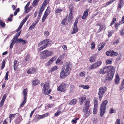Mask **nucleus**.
Returning a JSON list of instances; mask_svg holds the SVG:
<instances>
[{
  "label": "nucleus",
  "instance_id": "6e6552de",
  "mask_svg": "<svg viewBox=\"0 0 124 124\" xmlns=\"http://www.w3.org/2000/svg\"><path fill=\"white\" fill-rule=\"evenodd\" d=\"M105 73H108L110 71L112 72H115V69L113 66H108L104 68Z\"/></svg>",
  "mask_w": 124,
  "mask_h": 124
},
{
  "label": "nucleus",
  "instance_id": "5701e85b",
  "mask_svg": "<svg viewBox=\"0 0 124 124\" xmlns=\"http://www.w3.org/2000/svg\"><path fill=\"white\" fill-rule=\"evenodd\" d=\"M26 42V41L25 40H23L22 39H18L17 41H16V43H22V44L23 45Z\"/></svg>",
  "mask_w": 124,
  "mask_h": 124
},
{
  "label": "nucleus",
  "instance_id": "ddd939ff",
  "mask_svg": "<svg viewBox=\"0 0 124 124\" xmlns=\"http://www.w3.org/2000/svg\"><path fill=\"white\" fill-rule=\"evenodd\" d=\"M57 58L56 56H54L49 59L45 64L46 66L50 65L53 62L55 61Z\"/></svg>",
  "mask_w": 124,
  "mask_h": 124
},
{
  "label": "nucleus",
  "instance_id": "69168bd1",
  "mask_svg": "<svg viewBox=\"0 0 124 124\" xmlns=\"http://www.w3.org/2000/svg\"><path fill=\"white\" fill-rule=\"evenodd\" d=\"M46 46H45V45H43V46L39 48V51H41V50H43L44 49L46 48Z\"/></svg>",
  "mask_w": 124,
  "mask_h": 124
},
{
  "label": "nucleus",
  "instance_id": "a211bd4d",
  "mask_svg": "<svg viewBox=\"0 0 124 124\" xmlns=\"http://www.w3.org/2000/svg\"><path fill=\"white\" fill-rule=\"evenodd\" d=\"M36 70L34 68H32L29 69L27 72L29 74H31L34 73L36 71Z\"/></svg>",
  "mask_w": 124,
  "mask_h": 124
},
{
  "label": "nucleus",
  "instance_id": "c03bdc74",
  "mask_svg": "<svg viewBox=\"0 0 124 124\" xmlns=\"http://www.w3.org/2000/svg\"><path fill=\"white\" fill-rule=\"evenodd\" d=\"M49 0H45L42 5L46 6V5L49 3Z\"/></svg>",
  "mask_w": 124,
  "mask_h": 124
},
{
  "label": "nucleus",
  "instance_id": "680f3d73",
  "mask_svg": "<svg viewBox=\"0 0 124 124\" xmlns=\"http://www.w3.org/2000/svg\"><path fill=\"white\" fill-rule=\"evenodd\" d=\"M91 45V49H93L95 48V45L94 44V42L92 43Z\"/></svg>",
  "mask_w": 124,
  "mask_h": 124
},
{
  "label": "nucleus",
  "instance_id": "a878e982",
  "mask_svg": "<svg viewBox=\"0 0 124 124\" xmlns=\"http://www.w3.org/2000/svg\"><path fill=\"white\" fill-rule=\"evenodd\" d=\"M40 83L39 81L37 79L33 80L32 81V84L34 85H36Z\"/></svg>",
  "mask_w": 124,
  "mask_h": 124
},
{
  "label": "nucleus",
  "instance_id": "79ce46f5",
  "mask_svg": "<svg viewBox=\"0 0 124 124\" xmlns=\"http://www.w3.org/2000/svg\"><path fill=\"white\" fill-rule=\"evenodd\" d=\"M2 66H1V70H2L4 68L5 64V63H6L5 61L4 60L2 61Z\"/></svg>",
  "mask_w": 124,
  "mask_h": 124
},
{
  "label": "nucleus",
  "instance_id": "e433bc0d",
  "mask_svg": "<svg viewBox=\"0 0 124 124\" xmlns=\"http://www.w3.org/2000/svg\"><path fill=\"white\" fill-rule=\"evenodd\" d=\"M30 3V2H28L27 4L25 6L24 8L25 10V11L26 13H28V9H27V8H28V7L29 6Z\"/></svg>",
  "mask_w": 124,
  "mask_h": 124
},
{
  "label": "nucleus",
  "instance_id": "9d476101",
  "mask_svg": "<svg viewBox=\"0 0 124 124\" xmlns=\"http://www.w3.org/2000/svg\"><path fill=\"white\" fill-rule=\"evenodd\" d=\"M51 42V41L49 39H46L44 40L40 43L39 45H44L45 46H46V47H47L49 44H50Z\"/></svg>",
  "mask_w": 124,
  "mask_h": 124
},
{
  "label": "nucleus",
  "instance_id": "052dcab7",
  "mask_svg": "<svg viewBox=\"0 0 124 124\" xmlns=\"http://www.w3.org/2000/svg\"><path fill=\"white\" fill-rule=\"evenodd\" d=\"M116 21V19L115 18H113V21L110 24V26H112L113 24Z\"/></svg>",
  "mask_w": 124,
  "mask_h": 124
},
{
  "label": "nucleus",
  "instance_id": "c85d7f7f",
  "mask_svg": "<svg viewBox=\"0 0 124 124\" xmlns=\"http://www.w3.org/2000/svg\"><path fill=\"white\" fill-rule=\"evenodd\" d=\"M69 9L70 10V15H71L72 14V12L73 10V4H71L70 5L69 7Z\"/></svg>",
  "mask_w": 124,
  "mask_h": 124
},
{
  "label": "nucleus",
  "instance_id": "5fc2aeb1",
  "mask_svg": "<svg viewBox=\"0 0 124 124\" xmlns=\"http://www.w3.org/2000/svg\"><path fill=\"white\" fill-rule=\"evenodd\" d=\"M120 34L121 35H123L124 34V28H122L121 29L120 32Z\"/></svg>",
  "mask_w": 124,
  "mask_h": 124
},
{
  "label": "nucleus",
  "instance_id": "7ed1b4c3",
  "mask_svg": "<svg viewBox=\"0 0 124 124\" xmlns=\"http://www.w3.org/2000/svg\"><path fill=\"white\" fill-rule=\"evenodd\" d=\"M54 54L53 51L46 50L41 52L40 53V57L41 58L45 59L47 57L51 56Z\"/></svg>",
  "mask_w": 124,
  "mask_h": 124
},
{
  "label": "nucleus",
  "instance_id": "4be33fe9",
  "mask_svg": "<svg viewBox=\"0 0 124 124\" xmlns=\"http://www.w3.org/2000/svg\"><path fill=\"white\" fill-rule=\"evenodd\" d=\"M120 78L118 76V74L116 75L115 79V83L116 84H118L119 82Z\"/></svg>",
  "mask_w": 124,
  "mask_h": 124
},
{
  "label": "nucleus",
  "instance_id": "aec40b11",
  "mask_svg": "<svg viewBox=\"0 0 124 124\" xmlns=\"http://www.w3.org/2000/svg\"><path fill=\"white\" fill-rule=\"evenodd\" d=\"M86 97L85 95L82 96L81 97L79 98V102L81 104H82L84 101V100L86 99Z\"/></svg>",
  "mask_w": 124,
  "mask_h": 124
},
{
  "label": "nucleus",
  "instance_id": "e2e57ef3",
  "mask_svg": "<svg viewBox=\"0 0 124 124\" xmlns=\"http://www.w3.org/2000/svg\"><path fill=\"white\" fill-rule=\"evenodd\" d=\"M45 7H46L44 5H42V6L41 8L40 9V10L39 11L42 12L43 11V10H44V8H45Z\"/></svg>",
  "mask_w": 124,
  "mask_h": 124
},
{
  "label": "nucleus",
  "instance_id": "4468645a",
  "mask_svg": "<svg viewBox=\"0 0 124 124\" xmlns=\"http://www.w3.org/2000/svg\"><path fill=\"white\" fill-rule=\"evenodd\" d=\"M22 118L21 116L18 115L17 117L15 120V122L16 124H19L22 120Z\"/></svg>",
  "mask_w": 124,
  "mask_h": 124
},
{
  "label": "nucleus",
  "instance_id": "dca6fc26",
  "mask_svg": "<svg viewBox=\"0 0 124 124\" xmlns=\"http://www.w3.org/2000/svg\"><path fill=\"white\" fill-rule=\"evenodd\" d=\"M48 114H49L48 113H47L42 115H38L37 116L38 120H39L40 119H42L44 118L45 117H46L48 115Z\"/></svg>",
  "mask_w": 124,
  "mask_h": 124
},
{
  "label": "nucleus",
  "instance_id": "4c0bfd02",
  "mask_svg": "<svg viewBox=\"0 0 124 124\" xmlns=\"http://www.w3.org/2000/svg\"><path fill=\"white\" fill-rule=\"evenodd\" d=\"M79 87H82L84 89H88L89 87V86L88 85H79Z\"/></svg>",
  "mask_w": 124,
  "mask_h": 124
},
{
  "label": "nucleus",
  "instance_id": "b1692460",
  "mask_svg": "<svg viewBox=\"0 0 124 124\" xmlns=\"http://www.w3.org/2000/svg\"><path fill=\"white\" fill-rule=\"evenodd\" d=\"M93 102L94 104V106L98 107V103L97 100V98L96 97H95L93 100Z\"/></svg>",
  "mask_w": 124,
  "mask_h": 124
},
{
  "label": "nucleus",
  "instance_id": "7c9ffc66",
  "mask_svg": "<svg viewBox=\"0 0 124 124\" xmlns=\"http://www.w3.org/2000/svg\"><path fill=\"white\" fill-rule=\"evenodd\" d=\"M118 54V53L116 52H114L113 50L111 51L110 56H116Z\"/></svg>",
  "mask_w": 124,
  "mask_h": 124
},
{
  "label": "nucleus",
  "instance_id": "a18cd8bd",
  "mask_svg": "<svg viewBox=\"0 0 124 124\" xmlns=\"http://www.w3.org/2000/svg\"><path fill=\"white\" fill-rule=\"evenodd\" d=\"M99 73L101 74H104L105 73L104 68L101 69L99 71Z\"/></svg>",
  "mask_w": 124,
  "mask_h": 124
},
{
  "label": "nucleus",
  "instance_id": "412c9836",
  "mask_svg": "<svg viewBox=\"0 0 124 124\" xmlns=\"http://www.w3.org/2000/svg\"><path fill=\"white\" fill-rule=\"evenodd\" d=\"M18 66V63L16 60H15L13 67L14 70L16 71L17 70V68Z\"/></svg>",
  "mask_w": 124,
  "mask_h": 124
},
{
  "label": "nucleus",
  "instance_id": "1a4fd4ad",
  "mask_svg": "<svg viewBox=\"0 0 124 124\" xmlns=\"http://www.w3.org/2000/svg\"><path fill=\"white\" fill-rule=\"evenodd\" d=\"M67 85L65 83H62L58 88V90L60 91L63 92L66 90Z\"/></svg>",
  "mask_w": 124,
  "mask_h": 124
},
{
  "label": "nucleus",
  "instance_id": "39448f33",
  "mask_svg": "<svg viewBox=\"0 0 124 124\" xmlns=\"http://www.w3.org/2000/svg\"><path fill=\"white\" fill-rule=\"evenodd\" d=\"M49 85V83L47 82L45 83L44 84L42 90V92L44 94H48L51 92V89H49L48 91L49 88L50 87Z\"/></svg>",
  "mask_w": 124,
  "mask_h": 124
},
{
  "label": "nucleus",
  "instance_id": "cd10ccee",
  "mask_svg": "<svg viewBox=\"0 0 124 124\" xmlns=\"http://www.w3.org/2000/svg\"><path fill=\"white\" fill-rule=\"evenodd\" d=\"M16 114H10L9 115V118L10 119V123H11L12 120L15 118V116Z\"/></svg>",
  "mask_w": 124,
  "mask_h": 124
},
{
  "label": "nucleus",
  "instance_id": "6e6d98bb",
  "mask_svg": "<svg viewBox=\"0 0 124 124\" xmlns=\"http://www.w3.org/2000/svg\"><path fill=\"white\" fill-rule=\"evenodd\" d=\"M0 25L2 27H4L5 25L4 23L1 20H0Z\"/></svg>",
  "mask_w": 124,
  "mask_h": 124
},
{
  "label": "nucleus",
  "instance_id": "f03ea898",
  "mask_svg": "<svg viewBox=\"0 0 124 124\" xmlns=\"http://www.w3.org/2000/svg\"><path fill=\"white\" fill-rule=\"evenodd\" d=\"M90 100H87L85 101L84 103V107L83 110L84 113V116L85 118L87 117L91 113V110L89 108V107L91 105L90 104Z\"/></svg>",
  "mask_w": 124,
  "mask_h": 124
},
{
  "label": "nucleus",
  "instance_id": "09e8293b",
  "mask_svg": "<svg viewBox=\"0 0 124 124\" xmlns=\"http://www.w3.org/2000/svg\"><path fill=\"white\" fill-rule=\"evenodd\" d=\"M47 15L44 14L43 17L42 19V22H44L45 21V20L47 16Z\"/></svg>",
  "mask_w": 124,
  "mask_h": 124
},
{
  "label": "nucleus",
  "instance_id": "f704fd0d",
  "mask_svg": "<svg viewBox=\"0 0 124 124\" xmlns=\"http://www.w3.org/2000/svg\"><path fill=\"white\" fill-rule=\"evenodd\" d=\"M124 88V78L122 81L120 85V86L119 89L120 90H121Z\"/></svg>",
  "mask_w": 124,
  "mask_h": 124
},
{
  "label": "nucleus",
  "instance_id": "49530a36",
  "mask_svg": "<svg viewBox=\"0 0 124 124\" xmlns=\"http://www.w3.org/2000/svg\"><path fill=\"white\" fill-rule=\"evenodd\" d=\"M62 11V10L61 9H58L55 10V12L56 13H59Z\"/></svg>",
  "mask_w": 124,
  "mask_h": 124
},
{
  "label": "nucleus",
  "instance_id": "ea45409f",
  "mask_svg": "<svg viewBox=\"0 0 124 124\" xmlns=\"http://www.w3.org/2000/svg\"><path fill=\"white\" fill-rule=\"evenodd\" d=\"M26 99H26V98H24V101H23L22 103L20 105V108H21L23 106L24 104L26 102Z\"/></svg>",
  "mask_w": 124,
  "mask_h": 124
},
{
  "label": "nucleus",
  "instance_id": "8fccbe9b",
  "mask_svg": "<svg viewBox=\"0 0 124 124\" xmlns=\"http://www.w3.org/2000/svg\"><path fill=\"white\" fill-rule=\"evenodd\" d=\"M36 24H35L34 23H33L30 26L29 28V29L30 30H32L36 26Z\"/></svg>",
  "mask_w": 124,
  "mask_h": 124
},
{
  "label": "nucleus",
  "instance_id": "423d86ee",
  "mask_svg": "<svg viewBox=\"0 0 124 124\" xmlns=\"http://www.w3.org/2000/svg\"><path fill=\"white\" fill-rule=\"evenodd\" d=\"M20 33L21 31L17 33L14 37L11 40V42L9 46L10 48L12 49V48L14 44L16 43V41H17L18 39H18V38L20 35Z\"/></svg>",
  "mask_w": 124,
  "mask_h": 124
},
{
  "label": "nucleus",
  "instance_id": "338daca9",
  "mask_svg": "<svg viewBox=\"0 0 124 124\" xmlns=\"http://www.w3.org/2000/svg\"><path fill=\"white\" fill-rule=\"evenodd\" d=\"M30 60V57L29 55H27L26 57L25 58V60L26 61H29Z\"/></svg>",
  "mask_w": 124,
  "mask_h": 124
},
{
  "label": "nucleus",
  "instance_id": "864d4df0",
  "mask_svg": "<svg viewBox=\"0 0 124 124\" xmlns=\"http://www.w3.org/2000/svg\"><path fill=\"white\" fill-rule=\"evenodd\" d=\"M20 11V9L19 8H18L14 12V16H16L18 12H19Z\"/></svg>",
  "mask_w": 124,
  "mask_h": 124
},
{
  "label": "nucleus",
  "instance_id": "a19ab883",
  "mask_svg": "<svg viewBox=\"0 0 124 124\" xmlns=\"http://www.w3.org/2000/svg\"><path fill=\"white\" fill-rule=\"evenodd\" d=\"M58 67L56 66L53 67L51 68V71L52 72H53L55 71L58 69Z\"/></svg>",
  "mask_w": 124,
  "mask_h": 124
},
{
  "label": "nucleus",
  "instance_id": "9b49d317",
  "mask_svg": "<svg viewBox=\"0 0 124 124\" xmlns=\"http://www.w3.org/2000/svg\"><path fill=\"white\" fill-rule=\"evenodd\" d=\"M101 64V62L99 61L91 65L89 67V69L91 70L94 69L100 66Z\"/></svg>",
  "mask_w": 124,
  "mask_h": 124
},
{
  "label": "nucleus",
  "instance_id": "6ab92c4d",
  "mask_svg": "<svg viewBox=\"0 0 124 124\" xmlns=\"http://www.w3.org/2000/svg\"><path fill=\"white\" fill-rule=\"evenodd\" d=\"M124 5V1H119L117 6L118 8L121 9Z\"/></svg>",
  "mask_w": 124,
  "mask_h": 124
},
{
  "label": "nucleus",
  "instance_id": "c756f323",
  "mask_svg": "<svg viewBox=\"0 0 124 124\" xmlns=\"http://www.w3.org/2000/svg\"><path fill=\"white\" fill-rule=\"evenodd\" d=\"M39 1L40 0H34L32 3V6L34 7L36 6Z\"/></svg>",
  "mask_w": 124,
  "mask_h": 124
},
{
  "label": "nucleus",
  "instance_id": "f3484780",
  "mask_svg": "<svg viewBox=\"0 0 124 124\" xmlns=\"http://www.w3.org/2000/svg\"><path fill=\"white\" fill-rule=\"evenodd\" d=\"M89 11V10L88 9H86L82 17V19H85L86 17L88 16V12Z\"/></svg>",
  "mask_w": 124,
  "mask_h": 124
},
{
  "label": "nucleus",
  "instance_id": "2f4dec72",
  "mask_svg": "<svg viewBox=\"0 0 124 124\" xmlns=\"http://www.w3.org/2000/svg\"><path fill=\"white\" fill-rule=\"evenodd\" d=\"M77 101L76 99H73L69 103L71 105H74L75 104Z\"/></svg>",
  "mask_w": 124,
  "mask_h": 124
},
{
  "label": "nucleus",
  "instance_id": "473e14b6",
  "mask_svg": "<svg viewBox=\"0 0 124 124\" xmlns=\"http://www.w3.org/2000/svg\"><path fill=\"white\" fill-rule=\"evenodd\" d=\"M78 29L77 26H74L73 30L71 32L72 34H73L77 32Z\"/></svg>",
  "mask_w": 124,
  "mask_h": 124
},
{
  "label": "nucleus",
  "instance_id": "4d7b16f0",
  "mask_svg": "<svg viewBox=\"0 0 124 124\" xmlns=\"http://www.w3.org/2000/svg\"><path fill=\"white\" fill-rule=\"evenodd\" d=\"M121 23L120 21L119 22V23H116L115 24V27L116 28H117L119 26V25L121 24Z\"/></svg>",
  "mask_w": 124,
  "mask_h": 124
},
{
  "label": "nucleus",
  "instance_id": "bb28decb",
  "mask_svg": "<svg viewBox=\"0 0 124 124\" xmlns=\"http://www.w3.org/2000/svg\"><path fill=\"white\" fill-rule=\"evenodd\" d=\"M27 89H25L23 90V95L24 98H26L27 99Z\"/></svg>",
  "mask_w": 124,
  "mask_h": 124
},
{
  "label": "nucleus",
  "instance_id": "f257e3e1",
  "mask_svg": "<svg viewBox=\"0 0 124 124\" xmlns=\"http://www.w3.org/2000/svg\"><path fill=\"white\" fill-rule=\"evenodd\" d=\"M72 64L70 62H66L63 65V68L60 73V76L62 78H64L70 73L72 68Z\"/></svg>",
  "mask_w": 124,
  "mask_h": 124
},
{
  "label": "nucleus",
  "instance_id": "bf43d9fd",
  "mask_svg": "<svg viewBox=\"0 0 124 124\" xmlns=\"http://www.w3.org/2000/svg\"><path fill=\"white\" fill-rule=\"evenodd\" d=\"M9 73V71H8L6 73L5 78V80H7L8 79V74Z\"/></svg>",
  "mask_w": 124,
  "mask_h": 124
},
{
  "label": "nucleus",
  "instance_id": "774afa93",
  "mask_svg": "<svg viewBox=\"0 0 124 124\" xmlns=\"http://www.w3.org/2000/svg\"><path fill=\"white\" fill-rule=\"evenodd\" d=\"M40 18L39 17H37V19L35 21L34 23L36 25V24L37 23L39 22V20L40 19Z\"/></svg>",
  "mask_w": 124,
  "mask_h": 124
},
{
  "label": "nucleus",
  "instance_id": "20e7f679",
  "mask_svg": "<svg viewBox=\"0 0 124 124\" xmlns=\"http://www.w3.org/2000/svg\"><path fill=\"white\" fill-rule=\"evenodd\" d=\"M107 103L108 101L107 100H105L101 104L100 115L101 117L103 116L105 113L106 106Z\"/></svg>",
  "mask_w": 124,
  "mask_h": 124
},
{
  "label": "nucleus",
  "instance_id": "603ef678",
  "mask_svg": "<svg viewBox=\"0 0 124 124\" xmlns=\"http://www.w3.org/2000/svg\"><path fill=\"white\" fill-rule=\"evenodd\" d=\"M97 107L94 106L93 110V114H95L97 113Z\"/></svg>",
  "mask_w": 124,
  "mask_h": 124
},
{
  "label": "nucleus",
  "instance_id": "0e129e2a",
  "mask_svg": "<svg viewBox=\"0 0 124 124\" xmlns=\"http://www.w3.org/2000/svg\"><path fill=\"white\" fill-rule=\"evenodd\" d=\"M49 13V10L48 9H47L46 10L44 14L48 16Z\"/></svg>",
  "mask_w": 124,
  "mask_h": 124
},
{
  "label": "nucleus",
  "instance_id": "de8ad7c7",
  "mask_svg": "<svg viewBox=\"0 0 124 124\" xmlns=\"http://www.w3.org/2000/svg\"><path fill=\"white\" fill-rule=\"evenodd\" d=\"M44 34L46 37H47L49 35V33L48 31H46L44 32Z\"/></svg>",
  "mask_w": 124,
  "mask_h": 124
},
{
  "label": "nucleus",
  "instance_id": "3c124183",
  "mask_svg": "<svg viewBox=\"0 0 124 124\" xmlns=\"http://www.w3.org/2000/svg\"><path fill=\"white\" fill-rule=\"evenodd\" d=\"M47 106L49 108H51L55 106L54 104H48L47 105Z\"/></svg>",
  "mask_w": 124,
  "mask_h": 124
},
{
  "label": "nucleus",
  "instance_id": "2eb2a0df",
  "mask_svg": "<svg viewBox=\"0 0 124 124\" xmlns=\"http://www.w3.org/2000/svg\"><path fill=\"white\" fill-rule=\"evenodd\" d=\"M30 16V15H29V14L28 15H27L26 16L22 21L19 25L22 27L23 24L26 22L28 18H29Z\"/></svg>",
  "mask_w": 124,
  "mask_h": 124
},
{
  "label": "nucleus",
  "instance_id": "72a5a7b5",
  "mask_svg": "<svg viewBox=\"0 0 124 124\" xmlns=\"http://www.w3.org/2000/svg\"><path fill=\"white\" fill-rule=\"evenodd\" d=\"M60 59L59 57L57 59L56 62L55 63L56 64L59 65L62 64L63 63L62 61H61V60Z\"/></svg>",
  "mask_w": 124,
  "mask_h": 124
},
{
  "label": "nucleus",
  "instance_id": "c9c22d12",
  "mask_svg": "<svg viewBox=\"0 0 124 124\" xmlns=\"http://www.w3.org/2000/svg\"><path fill=\"white\" fill-rule=\"evenodd\" d=\"M79 119V118H73L72 120V122L73 124H76L77 122V121Z\"/></svg>",
  "mask_w": 124,
  "mask_h": 124
},
{
  "label": "nucleus",
  "instance_id": "37998d69",
  "mask_svg": "<svg viewBox=\"0 0 124 124\" xmlns=\"http://www.w3.org/2000/svg\"><path fill=\"white\" fill-rule=\"evenodd\" d=\"M100 44H101V46L100 47L98 48V50L99 51L100 50H101L102 49L104 48L105 46V44L104 43H101Z\"/></svg>",
  "mask_w": 124,
  "mask_h": 124
},
{
  "label": "nucleus",
  "instance_id": "f8f14e48",
  "mask_svg": "<svg viewBox=\"0 0 124 124\" xmlns=\"http://www.w3.org/2000/svg\"><path fill=\"white\" fill-rule=\"evenodd\" d=\"M115 72H112L110 71L108 72V73L106 79L108 80H111L114 76V74Z\"/></svg>",
  "mask_w": 124,
  "mask_h": 124
},
{
  "label": "nucleus",
  "instance_id": "58836bf2",
  "mask_svg": "<svg viewBox=\"0 0 124 124\" xmlns=\"http://www.w3.org/2000/svg\"><path fill=\"white\" fill-rule=\"evenodd\" d=\"M61 24L64 25H66L67 24L68 22L66 19H64L62 21Z\"/></svg>",
  "mask_w": 124,
  "mask_h": 124
},
{
  "label": "nucleus",
  "instance_id": "13d9d810",
  "mask_svg": "<svg viewBox=\"0 0 124 124\" xmlns=\"http://www.w3.org/2000/svg\"><path fill=\"white\" fill-rule=\"evenodd\" d=\"M61 113V112L60 111H58L54 114V115L55 116H57L59 115Z\"/></svg>",
  "mask_w": 124,
  "mask_h": 124
},
{
  "label": "nucleus",
  "instance_id": "0eeeda50",
  "mask_svg": "<svg viewBox=\"0 0 124 124\" xmlns=\"http://www.w3.org/2000/svg\"><path fill=\"white\" fill-rule=\"evenodd\" d=\"M107 88L105 86H103L99 88V91L98 92V94L99 96V99L100 101L101 100V98L103 97L104 93L107 90Z\"/></svg>",
  "mask_w": 124,
  "mask_h": 124
},
{
  "label": "nucleus",
  "instance_id": "393cba45",
  "mask_svg": "<svg viewBox=\"0 0 124 124\" xmlns=\"http://www.w3.org/2000/svg\"><path fill=\"white\" fill-rule=\"evenodd\" d=\"M96 58V57L95 55H93L91 56L89 59V61L91 62H94L95 61Z\"/></svg>",
  "mask_w": 124,
  "mask_h": 124
}]
</instances>
